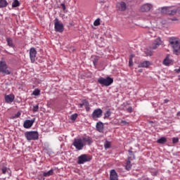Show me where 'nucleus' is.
<instances>
[{"label":"nucleus","instance_id":"f257e3e1","mask_svg":"<svg viewBox=\"0 0 180 180\" xmlns=\"http://www.w3.org/2000/svg\"><path fill=\"white\" fill-rule=\"evenodd\" d=\"M85 143H88V144L90 146V144L92 143V139H91L89 136L83 137L82 139H75L72 143V146L75 147L76 150L81 151V150H82L84 146L86 144Z\"/></svg>","mask_w":180,"mask_h":180},{"label":"nucleus","instance_id":"f03ea898","mask_svg":"<svg viewBox=\"0 0 180 180\" xmlns=\"http://www.w3.org/2000/svg\"><path fill=\"white\" fill-rule=\"evenodd\" d=\"M169 43L173 49V53L178 56L180 54V40L177 37H172L169 39Z\"/></svg>","mask_w":180,"mask_h":180},{"label":"nucleus","instance_id":"7ed1b4c3","mask_svg":"<svg viewBox=\"0 0 180 180\" xmlns=\"http://www.w3.org/2000/svg\"><path fill=\"white\" fill-rule=\"evenodd\" d=\"M98 82L103 86H109L113 84V78L107 77L106 78L100 77L98 79Z\"/></svg>","mask_w":180,"mask_h":180},{"label":"nucleus","instance_id":"20e7f679","mask_svg":"<svg viewBox=\"0 0 180 180\" xmlns=\"http://www.w3.org/2000/svg\"><path fill=\"white\" fill-rule=\"evenodd\" d=\"M25 137L28 141H32V140H39V132L36 131H26L25 133Z\"/></svg>","mask_w":180,"mask_h":180},{"label":"nucleus","instance_id":"39448f33","mask_svg":"<svg viewBox=\"0 0 180 180\" xmlns=\"http://www.w3.org/2000/svg\"><path fill=\"white\" fill-rule=\"evenodd\" d=\"M0 72L3 74L4 77L11 75V71L8 70V65L5 60L0 61Z\"/></svg>","mask_w":180,"mask_h":180},{"label":"nucleus","instance_id":"423d86ee","mask_svg":"<svg viewBox=\"0 0 180 180\" xmlns=\"http://www.w3.org/2000/svg\"><path fill=\"white\" fill-rule=\"evenodd\" d=\"M54 29L55 32H58V33L64 32V25L58 20V18L55 19Z\"/></svg>","mask_w":180,"mask_h":180},{"label":"nucleus","instance_id":"0eeeda50","mask_svg":"<svg viewBox=\"0 0 180 180\" xmlns=\"http://www.w3.org/2000/svg\"><path fill=\"white\" fill-rule=\"evenodd\" d=\"M91 158L88 156L86 154H83L78 157L77 164L79 165L82 164H85V162H89L91 161Z\"/></svg>","mask_w":180,"mask_h":180},{"label":"nucleus","instance_id":"6e6552de","mask_svg":"<svg viewBox=\"0 0 180 180\" xmlns=\"http://www.w3.org/2000/svg\"><path fill=\"white\" fill-rule=\"evenodd\" d=\"M102 115H103V110L101 108H97L93 111L91 117L94 120L99 119V117H102Z\"/></svg>","mask_w":180,"mask_h":180},{"label":"nucleus","instance_id":"1a4fd4ad","mask_svg":"<svg viewBox=\"0 0 180 180\" xmlns=\"http://www.w3.org/2000/svg\"><path fill=\"white\" fill-rule=\"evenodd\" d=\"M164 44V42L161 40V37H158L152 44V50H157L160 46Z\"/></svg>","mask_w":180,"mask_h":180},{"label":"nucleus","instance_id":"9d476101","mask_svg":"<svg viewBox=\"0 0 180 180\" xmlns=\"http://www.w3.org/2000/svg\"><path fill=\"white\" fill-rule=\"evenodd\" d=\"M36 54H37V51H36V49H34V47H32L30 49V58L31 63H34V61H36Z\"/></svg>","mask_w":180,"mask_h":180},{"label":"nucleus","instance_id":"9b49d317","mask_svg":"<svg viewBox=\"0 0 180 180\" xmlns=\"http://www.w3.org/2000/svg\"><path fill=\"white\" fill-rule=\"evenodd\" d=\"M33 123H34V119L27 120L24 122L23 127H25V129H30V127L33 126Z\"/></svg>","mask_w":180,"mask_h":180},{"label":"nucleus","instance_id":"f8f14e48","mask_svg":"<svg viewBox=\"0 0 180 180\" xmlns=\"http://www.w3.org/2000/svg\"><path fill=\"white\" fill-rule=\"evenodd\" d=\"M153 8V6L150 4H146L141 6V12H149L150 9Z\"/></svg>","mask_w":180,"mask_h":180},{"label":"nucleus","instance_id":"ddd939ff","mask_svg":"<svg viewBox=\"0 0 180 180\" xmlns=\"http://www.w3.org/2000/svg\"><path fill=\"white\" fill-rule=\"evenodd\" d=\"M110 180H119V178L117 177V173L116 172V170L112 169L110 172Z\"/></svg>","mask_w":180,"mask_h":180},{"label":"nucleus","instance_id":"4468645a","mask_svg":"<svg viewBox=\"0 0 180 180\" xmlns=\"http://www.w3.org/2000/svg\"><path fill=\"white\" fill-rule=\"evenodd\" d=\"M150 67V61L146 60L139 64V68H148Z\"/></svg>","mask_w":180,"mask_h":180},{"label":"nucleus","instance_id":"2eb2a0df","mask_svg":"<svg viewBox=\"0 0 180 180\" xmlns=\"http://www.w3.org/2000/svg\"><path fill=\"white\" fill-rule=\"evenodd\" d=\"M5 101L6 103H12L15 101V96L13 95H6L5 96Z\"/></svg>","mask_w":180,"mask_h":180},{"label":"nucleus","instance_id":"dca6fc26","mask_svg":"<svg viewBox=\"0 0 180 180\" xmlns=\"http://www.w3.org/2000/svg\"><path fill=\"white\" fill-rule=\"evenodd\" d=\"M96 130L99 131V133L103 132V123L102 122H98L96 125Z\"/></svg>","mask_w":180,"mask_h":180},{"label":"nucleus","instance_id":"f3484780","mask_svg":"<svg viewBox=\"0 0 180 180\" xmlns=\"http://www.w3.org/2000/svg\"><path fill=\"white\" fill-rule=\"evenodd\" d=\"M130 158H131L129 157L126 160V165L124 167L127 171H130V169H131V167H133V165H131V162L130 161Z\"/></svg>","mask_w":180,"mask_h":180},{"label":"nucleus","instance_id":"a211bd4d","mask_svg":"<svg viewBox=\"0 0 180 180\" xmlns=\"http://www.w3.org/2000/svg\"><path fill=\"white\" fill-rule=\"evenodd\" d=\"M6 41L9 47H11V48L15 47V45L13 44V40H12V38L6 37Z\"/></svg>","mask_w":180,"mask_h":180},{"label":"nucleus","instance_id":"6ab92c4d","mask_svg":"<svg viewBox=\"0 0 180 180\" xmlns=\"http://www.w3.org/2000/svg\"><path fill=\"white\" fill-rule=\"evenodd\" d=\"M170 8L171 7H162L161 10V13L169 15Z\"/></svg>","mask_w":180,"mask_h":180},{"label":"nucleus","instance_id":"aec40b11","mask_svg":"<svg viewBox=\"0 0 180 180\" xmlns=\"http://www.w3.org/2000/svg\"><path fill=\"white\" fill-rule=\"evenodd\" d=\"M172 61L169 59V56H167L164 60H163V64L164 65H169Z\"/></svg>","mask_w":180,"mask_h":180},{"label":"nucleus","instance_id":"412c9836","mask_svg":"<svg viewBox=\"0 0 180 180\" xmlns=\"http://www.w3.org/2000/svg\"><path fill=\"white\" fill-rule=\"evenodd\" d=\"M157 143L158 144H165L167 143V138L161 137L159 139H158Z\"/></svg>","mask_w":180,"mask_h":180},{"label":"nucleus","instance_id":"4be33fe9","mask_svg":"<svg viewBox=\"0 0 180 180\" xmlns=\"http://www.w3.org/2000/svg\"><path fill=\"white\" fill-rule=\"evenodd\" d=\"M117 6L120 11H126V3L122 1L121 3H119Z\"/></svg>","mask_w":180,"mask_h":180},{"label":"nucleus","instance_id":"5701e85b","mask_svg":"<svg viewBox=\"0 0 180 180\" xmlns=\"http://www.w3.org/2000/svg\"><path fill=\"white\" fill-rule=\"evenodd\" d=\"M8 1L6 0H0V8H6Z\"/></svg>","mask_w":180,"mask_h":180},{"label":"nucleus","instance_id":"b1692460","mask_svg":"<svg viewBox=\"0 0 180 180\" xmlns=\"http://www.w3.org/2000/svg\"><path fill=\"white\" fill-rule=\"evenodd\" d=\"M53 174H54V171L53 169H51L48 172H44L43 175H44V176H51V175H53Z\"/></svg>","mask_w":180,"mask_h":180},{"label":"nucleus","instance_id":"393cba45","mask_svg":"<svg viewBox=\"0 0 180 180\" xmlns=\"http://www.w3.org/2000/svg\"><path fill=\"white\" fill-rule=\"evenodd\" d=\"M20 5V3H19L18 0H13V2L12 4L13 8H18Z\"/></svg>","mask_w":180,"mask_h":180},{"label":"nucleus","instance_id":"a878e982","mask_svg":"<svg viewBox=\"0 0 180 180\" xmlns=\"http://www.w3.org/2000/svg\"><path fill=\"white\" fill-rule=\"evenodd\" d=\"M110 115H112V112H110L109 110H107L105 113H104V119H109V117H110Z\"/></svg>","mask_w":180,"mask_h":180},{"label":"nucleus","instance_id":"bb28decb","mask_svg":"<svg viewBox=\"0 0 180 180\" xmlns=\"http://www.w3.org/2000/svg\"><path fill=\"white\" fill-rule=\"evenodd\" d=\"M104 148L105 150H108V148H110V141H105V142L104 143Z\"/></svg>","mask_w":180,"mask_h":180},{"label":"nucleus","instance_id":"cd10ccee","mask_svg":"<svg viewBox=\"0 0 180 180\" xmlns=\"http://www.w3.org/2000/svg\"><path fill=\"white\" fill-rule=\"evenodd\" d=\"M176 12H177L176 9L172 10V8H171L170 7V9L169 10V15H176Z\"/></svg>","mask_w":180,"mask_h":180},{"label":"nucleus","instance_id":"c85d7f7f","mask_svg":"<svg viewBox=\"0 0 180 180\" xmlns=\"http://www.w3.org/2000/svg\"><path fill=\"white\" fill-rule=\"evenodd\" d=\"M88 105V101L86 100H84L82 103L79 105V108H83V106H87Z\"/></svg>","mask_w":180,"mask_h":180},{"label":"nucleus","instance_id":"c756f323","mask_svg":"<svg viewBox=\"0 0 180 180\" xmlns=\"http://www.w3.org/2000/svg\"><path fill=\"white\" fill-rule=\"evenodd\" d=\"M32 95H34V96H39V95H40V90L39 89H35Z\"/></svg>","mask_w":180,"mask_h":180},{"label":"nucleus","instance_id":"7c9ffc66","mask_svg":"<svg viewBox=\"0 0 180 180\" xmlns=\"http://www.w3.org/2000/svg\"><path fill=\"white\" fill-rule=\"evenodd\" d=\"M94 26H99L101 25V19L97 18L94 22Z\"/></svg>","mask_w":180,"mask_h":180},{"label":"nucleus","instance_id":"2f4dec72","mask_svg":"<svg viewBox=\"0 0 180 180\" xmlns=\"http://www.w3.org/2000/svg\"><path fill=\"white\" fill-rule=\"evenodd\" d=\"M1 172H2V174H9V169H7L6 167H3L2 169H1Z\"/></svg>","mask_w":180,"mask_h":180},{"label":"nucleus","instance_id":"473e14b6","mask_svg":"<svg viewBox=\"0 0 180 180\" xmlns=\"http://www.w3.org/2000/svg\"><path fill=\"white\" fill-rule=\"evenodd\" d=\"M77 117H78V114L75 113L71 115V120H77Z\"/></svg>","mask_w":180,"mask_h":180},{"label":"nucleus","instance_id":"72a5a7b5","mask_svg":"<svg viewBox=\"0 0 180 180\" xmlns=\"http://www.w3.org/2000/svg\"><path fill=\"white\" fill-rule=\"evenodd\" d=\"M32 110L33 112H37V110H39V104L34 105Z\"/></svg>","mask_w":180,"mask_h":180},{"label":"nucleus","instance_id":"f704fd0d","mask_svg":"<svg viewBox=\"0 0 180 180\" xmlns=\"http://www.w3.org/2000/svg\"><path fill=\"white\" fill-rule=\"evenodd\" d=\"M146 54L147 56L151 57L153 56V51H146Z\"/></svg>","mask_w":180,"mask_h":180},{"label":"nucleus","instance_id":"c9c22d12","mask_svg":"<svg viewBox=\"0 0 180 180\" xmlns=\"http://www.w3.org/2000/svg\"><path fill=\"white\" fill-rule=\"evenodd\" d=\"M178 141H179V139L175 138V137L172 139L173 144H176V143H178Z\"/></svg>","mask_w":180,"mask_h":180},{"label":"nucleus","instance_id":"e433bc0d","mask_svg":"<svg viewBox=\"0 0 180 180\" xmlns=\"http://www.w3.org/2000/svg\"><path fill=\"white\" fill-rule=\"evenodd\" d=\"M121 124H123L124 126H129V122H127L126 120H122Z\"/></svg>","mask_w":180,"mask_h":180},{"label":"nucleus","instance_id":"4c0bfd02","mask_svg":"<svg viewBox=\"0 0 180 180\" xmlns=\"http://www.w3.org/2000/svg\"><path fill=\"white\" fill-rule=\"evenodd\" d=\"M127 112L128 113H131V112H133V108L129 107V108L127 109Z\"/></svg>","mask_w":180,"mask_h":180},{"label":"nucleus","instance_id":"58836bf2","mask_svg":"<svg viewBox=\"0 0 180 180\" xmlns=\"http://www.w3.org/2000/svg\"><path fill=\"white\" fill-rule=\"evenodd\" d=\"M133 65V59H129V66L132 67Z\"/></svg>","mask_w":180,"mask_h":180},{"label":"nucleus","instance_id":"ea45409f","mask_svg":"<svg viewBox=\"0 0 180 180\" xmlns=\"http://www.w3.org/2000/svg\"><path fill=\"white\" fill-rule=\"evenodd\" d=\"M86 108V112H89V103L87 101V105H84Z\"/></svg>","mask_w":180,"mask_h":180},{"label":"nucleus","instance_id":"a19ab883","mask_svg":"<svg viewBox=\"0 0 180 180\" xmlns=\"http://www.w3.org/2000/svg\"><path fill=\"white\" fill-rule=\"evenodd\" d=\"M61 6H62V8L63 9V11H65V4H64V3L61 4Z\"/></svg>","mask_w":180,"mask_h":180},{"label":"nucleus","instance_id":"79ce46f5","mask_svg":"<svg viewBox=\"0 0 180 180\" xmlns=\"http://www.w3.org/2000/svg\"><path fill=\"white\" fill-rule=\"evenodd\" d=\"M133 58H134V54H131L129 56V60H133Z\"/></svg>","mask_w":180,"mask_h":180},{"label":"nucleus","instance_id":"37998d69","mask_svg":"<svg viewBox=\"0 0 180 180\" xmlns=\"http://www.w3.org/2000/svg\"><path fill=\"white\" fill-rule=\"evenodd\" d=\"M174 72H176L177 74H179V72H180V68L179 69H175Z\"/></svg>","mask_w":180,"mask_h":180},{"label":"nucleus","instance_id":"c03bdc74","mask_svg":"<svg viewBox=\"0 0 180 180\" xmlns=\"http://www.w3.org/2000/svg\"><path fill=\"white\" fill-rule=\"evenodd\" d=\"M164 102H165V103H168V102H169V100L165 99V100L164 101Z\"/></svg>","mask_w":180,"mask_h":180},{"label":"nucleus","instance_id":"a18cd8bd","mask_svg":"<svg viewBox=\"0 0 180 180\" xmlns=\"http://www.w3.org/2000/svg\"><path fill=\"white\" fill-rule=\"evenodd\" d=\"M15 116H16V117H19L20 116V112H18Z\"/></svg>","mask_w":180,"mask_h":180},{"label":"nucleus","instance_id":"49530a36","mask_svg":"<svg viewBox=\"0 0 180 180\" xmlns=\"http://www.w3.org/2000/svg\"><path fill=\"white\" fill-rule=\"evenodd\" d=\"M98 2H100L101 4H102V2H105V0H98Z\"/></svg>","mask_w":180,"mask_h":180},{"label":"nucleus","instance_id":"de8ad7c7","mask_svg":"<svg viewBox=\"0 0 180 180\" xmlns=\"http://www.w3.org/2000/svg\"><path fill=\"white\" fill-rule=\"evenodd\" d=\"M129 155H131V154H133V151L129 150Z\"/></svg>","mask_w":180,"mask_h":180},{"label":"nucleus","instance_id":"09e8293b","mask_svg":"<svg viewBox=\"0 0 180 180\" xmlns=\"http://www.w3.org/2000/svg\"><path fill=\"white\" fill-rule=\"evenodd\" d=\"M172 20H177L176 18H172Z\"/></svg>","mask_w":180,"mask_h":180},{"label":"nucleus","instance_id":"8fccbe9b","mask_svg":"<svg viewBox=\"0 0 180 180\" xmlns=\"http://www.w3.org/2000/svg\"><path fill=\"white\" fill-rule=\"evenodd\" d=\"M142 71H143L142 70H139V72H142Z\"/></svg>","mask_w":180,"mask_h":180},{"label":"nucleus","instance_id":"3c124183","mask_svg":"<svg viewBox=\"0 0 180 180\" xmlns=\"http://www.w3.org/2000/svg\"><path fill=\"white\" fill-rule=\"evenodd\" d=\"M150 123H154L153 121H150Z\"/></svg>","mask_w":180,"mask_h":180},{"label":"nucleus","instance_id":"603ef678","mask_svg":"<svg viewBox=\"0 0 180 180\" xmlns=\"http://www.w3.org/2000/svg\"><path fill=\"white\" fill-rule=\"evenodd\" d=\"M40 180H44V179H41Z\"/></svg>","mask_w":180,"mask_h":180},{"label":"nucleus","instance_id":"864d4df0","mask_svg":"<svg viewBox=\"0 0 180 180\" xmlns=\"http://www.w3.org/2000/svg\"><path fill=\"white\" fill-rule=\"evenodd\" d=\"M94 65H95V64H96L95 62H94Z\"/></svg>","mask_w":180,"mask_h":180},{"label":"nucleus","instance_id":"5fc2aeb1","mask_svg":"<svg viewBox=\"0 0 180 180\" xmlns=\"http://www.w3.org/2000/svg\"><path fill=\"white\" fill-rule=\"evenodd\" d=\"M133 157H134V155H133Z\"/></svg>","mask_w":180,"mask_h":180}]
</instances>
